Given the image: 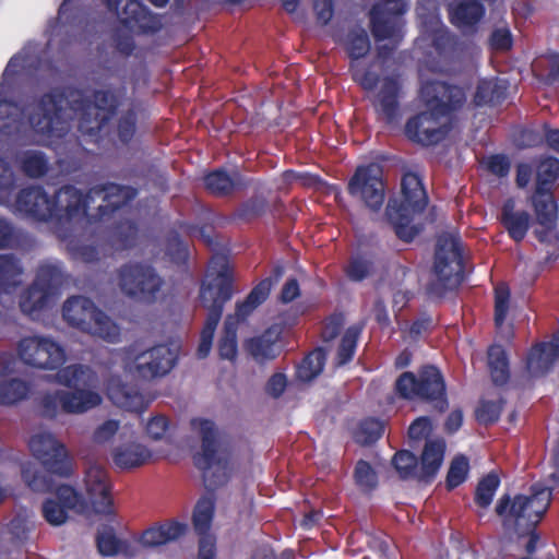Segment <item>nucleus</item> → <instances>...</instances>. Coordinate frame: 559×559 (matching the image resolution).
Returning a JSON list of instances; mask_svg holds the SVG:
<instances>
[{"instance_id": "obj_5", "label": "nucleus", "mask_w": 559, "mask_h": 559, "mask_svg": "<svg viewBox=\"0 0 559 559\" xmlns=\"http://www.w3.org/2000/svg\"><path fill=\"white\" fill-rule=\"evenodd\" d=\"M28 447L33 456L48 473V475L43 474L29 466L22 468V478L33 491L51 492L55 489L51 475L61 478L71 476L72 462L67 448L52 433L40 432L32 436Z\"/></svg>"}, {"instance_id": "obj_44", "label": "nucleus", "mask_w": 559, "mask_h": 559, "mask_svg": "<svg viewBox=\"0 0 559 559\" xmlns=\"http://www.w3.org/2000/svg\"><path fill=\"white\" fill-rule=\"evenodd\" d=\"M384 432L383 423L373 417L362 419L354 430L353 438L360 445H370L377 442Z\"/></svg>"}, {"instance_id": "obj_36", "label": "nucleus", "mask_w": 559, "mask_h": 559, "mask_svg": "<svg viewBox=\"0 0 559 559\" xmlns=\"http://www.w3.org/2000/svg\"><path fill=\"white\" fill-rule=\"evenodd\" d=\"M31 384L19 378L0 380V405L11 406L27 399Z\"/></svg>"}, {"instance_id": "obj_17", "label": "nucleus", "mask_w": 559, "mask_h": 559, "mask_svg": "<svg viewBox=\"0 0 559 559\" xmlns=\"http://www.w3.org/2000/svg\"><path fill=\"white\" fill-rule=\"evenodd\" d=\"M347 192L373 212H378L384 202V182L381 177L372 174L369 166L356 169L347 183Z\"/></svg>"}, {"instance_id": "obj_53", "label": "nucleus", "mask_w": 559, "mask_h": 559, "mask_svg": "<svg viewBox=\"0 0 559 559\" xmlns=\"http://www.w3.org/2000/svg\"><path fill=\"white\" fill-rule=\"evenodd\" d=\"M354 479L356 485L364 491H372L378 485V475L371 464L365 460H359L354 469Z\"/></svg>"}, {"instance_id": "obj_3", "label": "nucleus", "mask_w": 559, "mask_h": 559, "mask_svg": "<svg viewBox=\"0 0 559 559\" xmlns=\"http://www.w3.org/2000/svg\"><path fill=\"white\" fill-rule=\"evenodd\" d=\"M419 96L428 110L409 117L404 127L407 140H445L452 129L450 122L440 119L450 116L464 103L463 91L453 84L438 80L423 82Z\"/></svg>"}, {"instance_id": "obj_31", "label": "nucleus", "mask_w": 559, "mask_h": 559, "mask_svg": "<svg viewBox=\"0 0 559 559\" xmlns=\"http://www.w3.org/2000/svg\"><path fill=\"white\" fill-rule=\"evenodd\" d=\"M146 117V109L143 104L130 99L127 109L123 110L118 119L117 132L119 140H132L136 130V123L140 119Z\"/></svg>"}, {"instance_id": "obj_32", "label": "nucleus", "mask_w": 559, "mask_h": 559, "mask_svg": "<svg viewBox=\"0 0 559 559\" xmlns=\"http://www.w3.org/2000/svg\"><path fill=\"white\" fill-rule=\"evenodd\" d=\"M23 267L13 253L0 254V295L11 293L21 284Z\"/></svg>"}, {"instance_id": "obj_13", "label": "nucleus", "mask_w": 559, "mask_h": 559, "mask_svg": "<svg viewBox=\"0 0 559 559\" xmlns=\"http://www.w3.org/2000/svg\"><path fill=\"white\" fill-rule=\"evenodd\" d=\"M58 383L73 389L61 393V409L68 414H82L102 403V396L92 390L80 389L92 382L93 371L88 366L74 364L63 367L56 374Z\"/></svg>"}, {"instance_id": "obj_37", "label": "nucleus", "mask_w": 559, "mask_h": 559, "mask_svg": "<svg viewBox=\"0 0 559 559\" xmlns=\"http://www.w3.org/2000/svg\"><path fill=\"white\" fill-rule=\"evenodd\" d=\"M362 330V324H353L345 330L336 350V366L341 367L353 360Z\"/></svg>"}, {"instance_id": "obj_62", "label": "nucleus", "mask_w": 559, "mask_h": 559, "mask_svg": "<svg viewBox=\"0 0 559 559\" xmlns=\"http://www.w3.org/2000/svg\"><path fill=\"white\" fill-rule=\"evenodd\" d=\"M510 292L508 288H499L495 295V324L503 325L509 311Z\"/></svg>"}, {"instance_id": "obj_29", "label": "nucleus", "mask_w": 559, "mask_h": 559, "mask_svg": "<svg viewBox=\"0 0 559 559\" xmlns=\"http://www.w3.org/2000/svg\"><path fill=\"white\" fill-rule=\"evenodd\" d=\"M537 223L542 227L555 229L558 221V205L552 192L534 191L531 197Z\"/></svg>"}, {"instance_id": "obj_46", "label": "nucleus", "mask_w": 559, "mask_h": 559, "mask_svg": "<svg viewBox=\"0 0 559 559\" xmlns=\"http://www.w3.org/2000/svg\"><path fill=\"white\" fill-rule=\"evenodd\" d=\"M138 225L130 219L117 223L112 230V245L118 250L131 249L138 239Z\"/></svg>"}, {"instance_id": "obj_28", "label": "nucleus", "mask_w": 559, "mask_h": 559, "mask_svg": "<svg viewBox=\"0 0 559 559\" xmlns=\"http://www.w3.org/2000/svg\"><path fill=\"white\" fill-rule=\"evenodd\" d=\"M111 456L116 467L132 469L144 465L152 453L145 445L132 442L114 449Z\"/></svg>"}, {"instance_id": "obj_54", "label": "nucleus", "mask_w": 559, "mask_h": 559, "mask_svg": "<svg viewBox=\"0 0 559 559\" xmlns=\"http://www.w3.org/2000/svg\"><path fill=\"white\" fill-rule=\"evenodd\" d=\"M62 273L59 266L53 264L40 265L37 270L34 283L40 285L51 294L61 284Z\"/></svg>"}, {"instance_id": "obj_10", "label": "nucleus", "mask_w": 559, "mask_h": 559, "mask_svg": "<svg viewBox=\"0 0 559 559\" xmlns=\"http://www.w3.org/2000/svg\"><path fill=\"white\" fill-rule=\"evenodd\" d=\"M62 317L69 325L106 342L120 340L119 325L87 297H69L62 306Z\"/></svg>"}, {"instance_id": "obj_57", "label": "nucleus", "mask_w": 559, "mask_h": 559, "mask_svg": "<svg viewBox=\"0 0 559 559\" xmlns=\"http://www.w3.org/2000/svg\"><path fill=\"white\" fill-rule=\"evenodd\" d=\"M166 253L170 260L177 264H183L188 261L189 249L187 243L180 238L178 233H171L167 237Z\"/></svg>"}, {"instance_id": "obj_43", "label": "nucleus", "mask_w": 559, "mask_h": 559, "mask_svg": "<svg viewBox=\"0 0 559 559\" xmlns=\"http://www.w3.org/2000/svg\"><path fill=\"white\" fill-rule=\"evenodd\" d=\"M345 49L352 60L350 62H357L366 57L371 49L368 33L360 27L350 29L346 37Z\"/></svg>"}, {"instance_id": "obj_4", "label": "nucleus", "mask_w": 559, "mask_h": 559, "mask_svg": "<svg viewBox=\"0 0 559 559\" xmlns=\"http://www.w3.org/2000/svg\"><path fill=\"white\" fill-rule=\"evenodd\" d=\"M210 276L212 278L207 283H203L200 288L201 304L207 310L197 349V356L200 359L209 356L225 304L231 299L234 294L233 269L226 257L216 255L212 258Z\"/></svg>"}, {"instance_id": "obj_34", "label": "nucleus", "mask_w": 559, "mask_h": 559, "mask_svg": "<svg viewBox=\"0 0 559 559\" xmlns=\"http://www.w3.org/2000/svg\"><path fill=\"white\" fill-rule=\"evenodd\" d=\"M488 368L492 382L496 385H503L510 379L509 359L502 345L493 344L489 346Z\"/></svg>"}, {"instance_id": "obj_33", "label": "nucleus", "mask_w": 559, "mask_h": 559, "mask_svg": "<svg viewBox=\"0 0 559 559\" xmlns=\"http://www.w3.org/2000/svg\"><path fill=\"white\" fill-rule=\"evenodd\" d=\"M215 513V499L212 496H202L195 503L192 513V525L195 533L201 537L209 534Z\"/></svg>"}, {"instance_id": "obj_12", "label": "nucleus", "mask_w": 559, "mask_h": 559, "mask_svg": "<svg viewBox=\"0 0 559 559\" xmlns=\"http://www.w3.org/2000/svg\"><path fill=\"white\" fill-rule=\"evenodd\" d=\"M118 286L133 301L152 306L163 295L164 278L155 267L141 262H128L117 271Z\"/></svg>"}, {"instance_id": "obj_16", "label": "nucleus", "mask_w": 559, "mask_h": 559, "mask_svg": "<svg viewBox=\"0 0 559 559\" xmlns=\"http://www.w3.org/2000/svg\"><path fill=\"white\" fill-rule=\"evenodd\" d=\"M178 352L167 344H157L133 356V372L152 381L168 374L176 366Z\"/></svg>"}, {"instance_id": "obj_50", "label": "nucleus", "mask_w": 559, "mask_h": 559, "mask_svg": "<svg viewBox=\"0 0 559 559\" xmlns=\"http://www.w3.org/2000/svg\"><path fill=\"white\" fill-rule=\"evenodd\" d=\"M96 546L99 554L104 557H112L119 552H124L128 546L127 542L119 539L112 528H108L96 536Z\"/></svg>"}, {"instance_id": "obj_19", "label": "nucleus", "mask_w": 559, "mask_h": 559, "mask_svg": "<svg viewBox=\"0 0 559 559\" xmlns=\"http://www.w3.org/2000/svg\"><path fill=\"white\" fill-rule=\"evenodd\" d=\"M117 16L124 26L140 34L153 35L163 28V16L152 12L139 0H123Z\"/></svg>"}, {"instance_id": "obj_38", "label": "nucleus", "mask_w": 559, "mask_h": 559, "mask_svg": "<svg viewBox=\"0 0 559 559\" xmlns=\"http://www.w3.org/2000/svg\"><path fill=\"white\" fill-rule=\"evenodd\" d=\"M555 359L557 357L550 354L546 343H538L532 347L527 355L526 369L533 377L543 376L550 370Z\"/></svg>"}, {"instance_id": "obj_27", "label": "nucleus", "mask_w": 559, "mask_h": 559, "mask_svg": "<svg viewBox=\"0 0 559 559\" xmlns=\"http://www.w3.org/2000/svg\"><path fill=\"white\" fill-rule=\"evenodd\" d=\"M205 189L217 198H226L245 186L238 171L229 175L225 169H215L203 177Z\"/></svg>"}, {"instance_id": "obj_11", "label": "nucleus", "mask_w": 559, "mask_h": 559, "mask_svg": "<svg viewBox=\"0 0 559 559\" xmlns=\"http://www.w3.org/2000/svg\"><path fill=\"white\" fill-rule=\"evenodd\" d=\"M394 390L404 400L418 397L431 403L439 413L445 412L449 407L444 378L432 365L424 366L417 377L411 371L403 372L396 379Z\"/></svg>"}, {"instance_id": "obj_14", "label": "nucleus", "mask_w": 559, "mask_h": 559, "mask_svg": "<svg viewBox=\"0 0 559 559\" xmlns=\"http://www.w3.org/2000/svg\"><path fill=\"white\" fill-rule=\"evenodd\" d=\"M430 45L425 52L423 66L432 73H449L460 56V39L447 26L440 25L429 35Z\"/></svg>"}, {"instance_id": "obj_24", "label": "nucleus", "mask_w": 559, "mask_h": 559, "mask_svg": "<svg viewBox=\"0 0 559 559\" xmlns=\"http://www.w3.org/2000/svg\"><path fill=\"white\" fill-rule=\"evenodd\" d=\"M280 338L281 332L270 328L261 335L248 340L246 349L257 362L264 364L280 356L282 352Z\"/></svg>"}, {"instance_id": "obj_25", "label": "nucleus", "mask_w": 559, "mask_h": 559, "mask_svg": "<svg viewBox=\"0 0 559 559\" xmlns=\"http://www.w3.org/2000/svg\"><path fill=\"white\" fill-rule=\"evenodd\" d=\"M186 523L170 520L154 525L142 533L141 543L145 547H158L175 542L186 534Z\"/></svg>"}, {"instance_id": "obj_63", "label": "nucleus", "mask_w": 559, "mask_h": 559, "mask_svg": "<svg viewBox=\"0 0 559 559\" xmlns=\"http://www.w3.org/2000/svg\"><path fill=\"white\" fill-rule=\"evenodd\" d=\"M344 325V318L341 313L330 316L323 324L321 337L324 343L335 340Z\"/></svg>"}, {"instance_id": "obj_47", "label": "nucleus", "mask_w": 559, "mask_h": 559, "mask_svg": "<svg viewBox=\"0 0 559 559\" xmlns=\"http://www.w3.org/2000/svg\"><path fill=\"white\" fill-rule=\"evenodd\" d=\"M499 486L500 478L497 473L490 472L481 477L476 486L474 496L475 503L483 509L488 508Z\"/></svg>"}, {"instance_id": "obj_35", "label": "nucleus", "mask_w": 559, "mask_h": 559, "mask_svg": "<svg viewBox=\"0 0 559 559\" xmlns=\"http://www.w3.org/2000/svg\"><path fill=\"white\" fill-rule=\"evenodd\" d=\"M237 331L238 320L234 316H227L224 322L223 333L217 344L221 359L230 361L236 359L238 354Z\"/></svg>"}, {"instance_id": "obj_51", "label": "nucleus", "mask_w": 559, "mask_h": 559, "mask_svg": "<svg viewBox=\"0 0 559 559\" xmlns=\"http://www.w3.org/2000/svg\"><path fill=\"white\" fill-rule=\"evenodd\" d=\"M269 207V203L263 197H252L242 202L235 213V217L242 222H250L262 216Z\"/></svg>"}, {"instance_id": "obj_61", "label": "nucleus", "mask_w": 559, "mask_h": 559, "mask_svg": "<svg viewBox=\"0 0 559 559\" xmlns=\"http://www.w3.org/2000/svg\"><path fill=\"white\" fill-rule=\"evenodd\" d=\"M518 140H559V129H551L547 123L540 129L523 128Z\"/></svg>"}, {"instance_id": "obj_56", "label": "nucleus", "mask_w": 559, "mask_h": 559, "mask_svg": "<svg viewBox=\"0 0 559 559\" xmlns=\"http://www.w3.org/2000/svg\"><path fill=\"white\" fill-rule=\"evenodd\" d=\"M372 269V261L357 255L350 258L348 261V264L345 267V274L353 282H362L371 274Z\"/></svg>"}, {"instance_id": "obj_30", "label": "nucleus", "mask_w": 559, "mask_h": 559, "mask_svg": "<svg viewBox=\"0 0 559 559\" xmlns=\"http://www.w3.org/2000/svg\"><path fill=\"white\" fill-rule=\"evenodd\" d=\"M508 95V85L498 79L481 80L477 84L474 95L476 106H497L504 102Z\"/></svg>"}, {"instance_id": "obj_42", "label": "nucleus", "mask_w": 559, "mask_h": 559, "mask_svg": "<svg viewBox=\"0 0 559 559\" xmlns=\"http://www.w3.org/2000/svg\"><path fill=\"white\" fill-rule=\"evenodd\" d=\"M324 362L325 353L323 349L318 348L310 352L297 366L296 378L302 382H309L313 380L322 372Z\"/></svg>"}, {"instance_id": "obj_59", "label": "nucleus", "mask_w": 559, "mask_h": 559, "mask_svg": "<svg viewBox=\"0 0 559 559\" xmlns=\"http://www.w3.org/2000/svg\"><path fill=\"white\" fill-rule=\"evenodd\" d=\"M14 187L15 177L11 164L0 154V199L8 198Z\"/></svg>"}, {"instance_id": "obj_2", "label": "nucleus", "mask_w": 559, "mask_h": 559, "mask_svg": "<svg viewBox=\"0 0 559 559\" xmlns=\"http://www.w3.org/2000/svg\"><path fill=\"white\" fill-rule=\"evenodd\" d=\"M127 100L124 86L96 88L90 97L71 85L52 87L29 106L27 121L36 133L50 134L60 129L68 106L79 114V130L94 135L117 116Z\"/></svg>"}, {"instance_id": "obj_21", "label": "nucleus", "mask_w": 559, "mask_h": 559, "mask_svg": "<svg viewBox=\"0 0 559 559\" xmlns=\"http://www.w3.org/2000/svg\"><path fill=\"white\" fill-rule=\"evenodd\" d=\"M401 88L395 76L388 75L382 80L374 109L386 124H393L400 117Z\"/></svg>"}, {"instance_id": "obj_20", "label": "nucleus", "mask_w": 559, "mask_h": 559, "mask_svg": "<svg viewBox=\"0 0 559 559\" xmlns=\"http://www.w3.org/2000/svg\"><path fill=\"white\" fill-rule=\"evenodd\" d=\"M85 485L94 512L110 514L114 500L107 469L99 465H91L85 474Z\"/></svg>"}, {"instance_id": "obj_8", "label": "nucleus", "mask_w": 559, "mask_h": 559, "mask_svg": "<svg viewBox=\"0 0 559 559\" xmlns=\"http://www.w3.org/2000/svg\"><path fill=\"white\" fill-rule=\"evenodd\" d=\"M432 278L426 287L430 299H443L464 280L463 243L459 235L443 233L437 238Z\"/></svg>"}, {"instance_id": "obj_55", "label": "nucleus", "mask_w": 559, "mask_h": 559, "mask_svg": "<svg viewBox=\"0 0 559 559\" xmlns=\"http://www.w3.org/2000/svg\"><path fill=\"white\" fill-rule=\"evenodd\" d=\"M504 401H481L475 411L476 420L480 425H491L499 420Z\"/></svg>"}, {"instance_id": "obj_39", "label": "nucleus", "mask_w": 559, "mask_h": 559, "mask_svg": "<svg viewBox=\"0 0 559 559\" xmlns=\"http://www.w3.org/2000/svg\"><path fill=\"white\" fill-rule=\"evenodd\" d=\"M536 186L534 191L552 192V187L559 178V159L546 157L536 165Z\"/></svg>"}, {"instance_id": "obj_52", "label": "nucleus", "mask_w": 559, "mask_h": 559, "mask_svg": "<svg viewBox=\"0 0 559 559\" xmlns=\"http://www.w3.org/2000/svg\"><path fill=\"white\" fill-rule=\"evenodd\" d=\"M469 463L465 455L455 456L449 467L445 486L448 490H453L454 488L462 485L468 475Z\"/></svg>"}, {"instance_id": "obj_45", "label": "nucleus", "mask_w": 559, "mask_h": 559, "mask_svg": "<svg viewBox=\"0 0 559 559\" xmlns=\"http://www.w3.org/2000/svg\"><path fill=\"white\" fill-rule=\"evenodd\" d=\"M21 170L29 178H41L49 169L46 155L37 151H27L20 157Z\"/></svg>"}, {"instance_id": "obj_26", "label": "nucleus", "mask_w": 559, "mask_h": 559, "mask_svg": "<svg viewBox=\"0 0 559 559\" xmlns=\"http://www.w3.org/2000/svg\"><path fill=\"white\" fill-rule=\"evenodd\" d=\"M445 453V442L442 439L427 440L420 455L418 480L430 483L438 474Z\"/></svg>"}, {"instance_id": "obj_48", "label": "nucleus", "mask_w": 559, "mask_h": 559, "mask_svg": "<svg viewBox=\"0 0 559 559\" xmlns=\"http://www.w3.org/2000/svg\"><path fill=\"white\" fill-rule=\"evenodd\" d=\"M392 465L403 479L417 478L419 475L418 457L408 450L397 451L393 459Z\"/></svg>"}, {"instance_id": "obj_41", "label": "nucleus", "mask_w": 559, "mask_h": 559, "mask_svg": "<svg viewBox=\"0 0 559 559\" xmlns=\"http://www.w3.org/2000/svg\"><path fill=\"white\" fill-rule=\"evenodd\" d=\"M50 296V292L33 282L32 285H29V287L21 295V311L31 316L34 312L43 310L47 306Z\"/></svg>"}, {"instance_id": "obj_22", "label": "nucleus", "mask_w": 559, "mask_h": 559, "mask_svg": "<svg viewBox=\"0 0 559 559\" xmlns=\"http://www.w3.org/2000/svg\"><path fill=\"white\" fill-rule=\"evenodd\" d=\"M108 399L118 407L128 412L142 414L150 405V400L133 385L111 380L107 386Z\"/></svg>"}, {"instance_id": "obj_7", "label": "nucleus", "mask_w": 559, "mask_h": 559, "mask_svg": "<svg viewBox=\"0 0 559 559\" xmlns=\"http://www.w3.org/2000/svg\"><path fill=\"white\" fill-rule=\"evenodd\" d=\"M552 498L550 487L543 484H533L531 495H503L496 504V513L502 519L503 525L513 528L522 536L526 531L536 528L547 512Z\"/></svg>"}, {"instance_id": "obj_15", "label": "nucleus", "mask_w": 559, "mask_h": 559, "mask_svg": "<svg viewBox=\"0 0 559 559\" xmlns=\"http://www.w3.org/2000/svg\"><path fill=\"white\" fill-rule=\"evenodd\" d=\"M21 361L38 369H61L66 360L64 349L49 337L26 336L17 344Z\"/></svg>"}, {"instance_id": "obj_60", "label": "nucleus", "mask_w": 559, "mask_h": 559, "mask_svg": "<svg viewBox=\"0 0 559 559\" xmlns=\"http://www.w3.org/2000/svg\"><path fill=\"white\" fill-rule=\"evenodd\" d=\"M489 46L495 51H508L513 46V37L509 27L495 28L488 39Z\"/></svg>"}, {"instance_id": "obj_49", "label": "nucleus", "mask_w": 559, "mask_h": 559, "mask_svg": "<svg viewBox=\"0 0 559 559\" xmlns=\"http://www.w3.org/2000/svg\"><path fill=\"white\" fill-rule=\"evenodd\" d=\"M373 62H371L368 67L362 66L360 62H350L349 71L352 74V79L360 85V87L365 91H373L379 82L380 75L378 72L372 70Z\"/></svg>"}, {"instance_id": "obj_1", "label": "nucleus", "mask_w": 559, "mask_h": 559, "mask_svg": "<svg viewBox=\"0 0 559 559\" xmlns=\"http://www.w3.org/2000/svg\"><path fill=\"white\" fill-rule=\"evenodd\" d=\"M138 195L131 186L106 182L86 193L72 185L59 188L50 198L43 187L22 189L15 200L16 210L37 222H50L61 240H67L75 222H105L116 211L129 205Z\"/></svg>"}, {"instance_id": "obj_18", "label": "nucleus", "mask_w": 559, "mask_h": 559, "mask_svg": "<svg viewBox=\"0 0 559 559\" xmlns=\"http://www.w3.org/2000/svg\"><path fill=\"white\" fill-rule=\"evenodd\" d=\"M56 497L57 500L46 499L41 508L44 519L53 526H59L67 521L68 510L82 511L85 507L82 495L72 486H58Z\"/></svg>"}, {"instance_id": "obj_40", "label": "nucleus", "mask_w": 559, "mask_h": 559, "mask_svg": "<svg viewBox=\"0 0 559 559\" xmlns=\"http://www.w3.org/2000/svg\"><path fill=\"white\" fill-rule=\"evenodd\" d=\"M371 34L377 41L391 39L397 31V19L386 16L378 8H371L369 12Z\"/></svg>"}, {"instance_id": "obj_58", "label": "nucleus", "mask_w": 559, "mask_h": 559, "mask_svg": "<svg viewBox=\"0 0 559 559\" xmlns=\"http://www.w3.org/2000/svg\"><path fill=\"white\" fill-rule=\"evenodd\" d=\"M432 432V421L428 416H421L416 418L408 428V438L411 447L415 448V442L428 440V437Z\"/></svg>"}, {"instance_id": "obj_64", "label": "nucleus", "mask_w": 559, "mask_h": 559, "mask_svg": "<svg viewBox=\"0 0 559 559\" xmlns=\"http://www.w3.org/2000/svg\"><path fill=\"white\" fill-rule=\"evenodd\" d=\"M511 162L510 158L502 153L492 154L488 157L487 169L492 175L503 178L510 173Z\"/></svg>"}, {"instance_id": "obj_9", "label": "nucleus", "mask_w": 559, "mask_h": 559, "mask_svg": "<svg viewBox=\"0 0 559 559\" xmlns=\"http://www.w3.org/2000/svg\"><path fill=\"white\" fill-rule=\"evenodd\" d=\"M190 426L201 438V449L193 455V463L203 473L206 488L214 490L228 481L230 453L222 448L213 420L192 418Z\"/></svg>"}, {"instance_id": "obj_6", "label": "nucleus", "mask_w": 559, "mask_h": 559, "mask_svg": "<svg viewBox=\"0 0 559 559\" xmlns=\"http://www.w3.org/2000/svg\"><path fill=\"white\" fill-rule=\"evenodd\" d=\"M402 200L391 198L388 201L385 216L392 225L396 237L406 242H412L421 228L414 225V216L423 213L428 205L423 179L413 171H406L401 180Z\"/></svg>"}, {"instance_id": "obj_23", "label": "nucleus", "mask_w": 559, "mask_h": 559, "mask_svg": "<svg viewBox=\"0 0 559 559\" xmlns=\"http://www.w3.org/2000/svg\"><path fill=\"white\" fill-rule=\"evenodd\" d=\"M499 219L513 241L524 240L531 227V215L524 210L516 211L513 198L504 200Z\"/></svg>"}]
</instances>
